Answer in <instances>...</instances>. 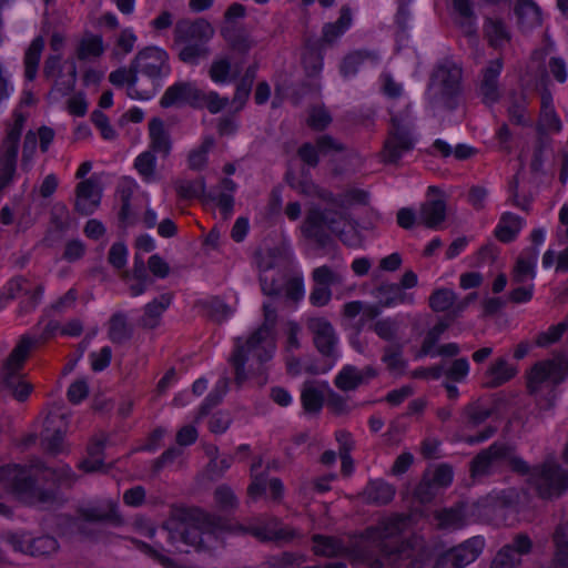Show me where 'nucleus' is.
<instances>
[{
  "instance_id": "obj_37",
  "label": "nucleus",
  "mask_w": 568,
  "mask_h": 568,
  "mask_svg": "<svg viewBox=\"0 0 568 568\" xmlns=\"http://www.w3.org/2000/svg\"><path fill=\"white\" fill-rule=\"evenodd\" d=\"M437 527L444 530H456L463 528L466 523V513L463 505L438 510L434 515Z\"/></svg>"
},
{
  "instance_id": "obj_22",
  "label": "nucleus",
  "mask_w": 568,
  "mask_h": 568,
  "mask_svg": "<svg viewBox=\"0 0 568 568\" xmlns=\"http://www.w3.org/2000/svg\"><path fill=\"white\" fill-rule=\"evenodd\" d=\"M101 197L102 187L97 179L81 181L75 187V211L82 215L92 214L99 207Z\"/></svg>"
},
{
  "instance_id": "obj_34",
  "label": "nucleus",
  "mask_w": 568,
  "mask_h": 568,
  "mask_svg": "<svg viewBox=\"0 0 568 568\" xmlns=\"http://www.w3.org/2000/svg\"><path fill=\"white\" fill-rule=\"evenodd\" d=\"M235 190L236 183L233 180L225 178L220 182L217 187L207 192V199L216 202L217 206L221 209L224 215V219H227L233 211V193Z\"/></svg>"
},
{
  "instance_id": "obj_45",
  "label": "nucleus",
  "mask_w": 568,
  "mask_h": 568,
  "mask_svg": "<svg viewBox=\"0 0 568 568\" xmlns=\"http://www.w3.org/2000/svg\"><path fill=\"white\" fill-rule=\"evenodd\" d=\"M104 50V42L101 36L87 33L78 44L77 57L79 60L95 59L101 57Z\"/></svg>"
},
{
  "instance_id": "obj_52",
  "label": "nucleus",
  "mask_w": 568,
  "mask_h": 568,
  "mask_svg": "<svg viewBox=\"0 0 568 568\" xmlns=\"http://www.w3.org/2000/svg\"><path fill=\"white\" fill-rule=\"evenodd\" d=\"M455 12L459 17V22L465 33L471 34L475 32V16L473 10L471 0H453Z\"/></svg>"
},
{
  "instance_id": "obj_23",
  "label": "nucleus",
  "mask_w": 568,
  "mask_h": 568,
  "mask_svg": "<svg viewBox=\"0 0 568 568\" xmlns=\"http://www.w3.org/2000/svg\"><path fill=\"white\" fill-rule=\"evenodd\" d=\"M234 531L251 534L261 541L291 540L295 536V531L290 527H280V521L276 518H271L264 524L237 526Z\"/></svg>"
},
{
  "instance_id": "obj_6",
  "label": "nucleus",
  "mask_w": 568,
  "mask_h": 568,
  "mask_svg": "<svg viewBox=\"0 0 568 568\" xmlns=\"http://www.w3.org/2000/svg\"><path fill=\"white\" fill-rule=\"evenodd\" d=\"M37 344L38 339L30 335H22L0 366L1 388L19 402L26 400L32 390V386L24 379L23 367Z\"/></svg>"
},
{
  "instance_id": "obj_27",
  "label": "nucleus",
  "mask_w": 568,
  "mask_h": 568,
  "mask_svg": "<svg viewBox=\"0 0 568 568\" xmlns=\"http://www.w3.org/2000/svg\"><path fill=\"white\" fill-rule=\"evenodd\" d=\"M377 376V372L372 366L359 369L355 366L347 365L336 375L334 384L343 392L356 389L359 385L367 383Z\"/></svg>"
},
{
  "instance_id": "obj_4",
  "label": "nucleus",
  "mask_w": 568,
  "mask_h": 568,
  "mask_svg": "<svg viewBox=\"0 0 568 568\" xmlns=\"http://www.w3.org/2000/svg\"><path fill=\"white\" fill-rule=\"evenodd\" d=\"M463 69L453 60L438 63L430 75L426 100L433 111H453L458 106L463 92Z\"/></svg>"
},
{
  "instance_id": "obj_42",
  "label": "nucleus",
  "mask_w": 568,
  "mask_h": 568,
  "mask_svg": "<svg viewBox=\"0 0 568 568\" xmlns=\"http://www.w3.org/2000/svg\"><path fill=\"white\" fill-rule=\"evenodd\" d=\"M43 49H44V39L42 37H37L32 40V42L26 50L24 58H23L24 78L29 81H33L37 77L39 62H40Z\"/></svg>"
},
{
  "instance_id": "obj_50",
  "label": "nucleus",
  "mask_w": 568,
  "mask_h": 568,
  "mask_svg": "<svg viewBox=\"0 0 568 568\" xmlns=\"http://www.w3.org/2000/svg\"><path fill=\"white\" fill-rule=\"evenodd\" d=\"M312 280L315 284H320L331 288L344 284V274L337 268L322 265L313 270Z\"/></svg>"
},
{
  "instance_id": "obj_33",
  "label": "nucleus",
  "mask_w": 568,
  "mask_h": 568,
  "mask_svg": "<svg viewBox=\"0 0 568 568\" xmlns=\"http://www.w3.org/2000/svg\"><path fill=\"white\" fill-rule=\"evenodd\" d=\"M150 151L168 156L171 152L172 143L170 134L161 119L154 118L149 122Z\"/></svg>"
},
{
  "instance_id": "obj_20",
  "label": "nucleus",
  "mask_w": 568,
  "mask_h": 568,
  "mask_svg": "<svg viewBox=\"0 0 568 568\" xmlns=\"http://www.w3.org/2000/svg\"><path fill=\"white\" fill-rule=\"evenodd\" d=\"M485 547V540L480 536H475L463 544L452 548L436 562L437 568H462L475 561Z\"/></svg>"
},
{
  "instance_id": "obj_2",
  "label": "nucleus",
  "mask_w": 568,
  "mask_h": 568,
  "mask_svg": "<svg viewBox=\"0 0 568 568\" xmlns=\"http://www.w3.org/2000/svg\"><path fill=\"white\" fill-rule=\"evenodd\" d=\"M264 321L246 337H237L229 363L234 371V382L241 387L250 377H256L260 386L267 382L268 363L276 352V310L263 305Z\"/></svg>"
},
{
  "instance_id": "obj_38",
  "label": "nucleus",
  "mask_w": 568,
  "mask_h": 568,
  "mask_svg": "<svg viewBox=\"0 0 568 568\" xmlns=\"http://www.w3.org/2000/svg\"><path fill=\"white\" fill-rule=\"evenodd\" d=\"M172 294L165 293L148 303L144 307V314L141 324L148 328H154L159 325L162 314L171 305Z\"/></svg>"
},
{
  "instance_id": "obj_61",
  "label": "nucleus",
  "mask_w": 568,
  "mask_h": 568,
  "mask_svg": "<svg viewBox=\"0 0 568 568\" xmlns=\"http://www.w3.org/2000/svg\"><path fill=\"white\" fill-rule=\"evenodd\" d=\"M448 326H449L448 323L442 321V322H438L436 325H434L427 332V334L423 341L422 347H420L419 356H423V355L434 356L435 355L433 352V348L435 347V345L437 344V342L439 341L442 335L447 331Z\"/></svg>"
},
{
  "instance_id": "obj_18",
  "label": "nucleus",
  "mask_w": 568,
  "mask_h": 568,
  "mask_svg": "<svg viewBox=\"0 0 568 568\" xmlns=\"http://www.w3.org/2000/svg\"><path fill=\"white\" fill-rule=\"evenodd\" d=\"M132 68L135 72L151 74L162 80L171 72L169 54L158 47H146L140 50L132 59Z\"/></svg>"
},
{
  "instance_id": "obj_54",
  "label": "nucleus",
  "mask_w": 568,
  "mask_h": 568,
  "mask_svg": "<svg viewBox=\"0 0 568 568\" xmlns=\"http://www.w3.org/2000/svg\"><path fill=\"white\" fill-rule=\"evenodd\" d=\"M214 139L207 136L203 140L201 145L192 150L189 154V168L192 170H202L207 162V154L214 146Z\"/></svg>"
},
{
  "instance_id": "obj_19",
  "label": "nucleus",
  "mask_w": 568,
  "mask_h": 568,
  "mask_svg": "<svg viewBox=\"0 0 568 568\" xmlns=\"http://www.w3.org/2000/svg\"><path fill=\"white\" fill-rule=\"evenodd\" d=\"M410 524V516L395 514L382 519L376 526L366 529V538L378 541V547L383 554V546L387 545L390 549H396L400 542L392 545L390 539L404 532Z\"/></svg>"
},
{
  "instance_id": "obj_36",
  "label": "nucleus",
  "mask_w": 568,
  "mask_h": 568,
  "mask_svg": "<svg viewBox=\"0 0 568 568\" xmlns=\"http://www.w3.org/2000/svg\"><path fill=\"white\" fill-rule=\"evenodd\" d=\"M138 37L132 28H124L114 34L110 57L116 61L130 54L136 44Z\"/></svg>"
},
{
  "instance_id": "obj_62",
  "label": "nucleus",
  "mask_w": 568,
  "mask_h": 568,
  "mask_svg": "<svg viewBox=\"0 0 568 568\" xmlns=\"http://www.w3.org/2000/svg\"><path fill=\"white\" fill-rule=\"evenodd\" d=\"M374 333L382 339L392 342L397 337L398 323L390 317L376 321L372 325Z\"/></svg>"
},
{
  "instance_id": "obj_57",
  "label": "nucleus",
  "mask_w": 568,
  "mask_h": 568,
  "mask_svg": "<svg viewBox=\"0 0 568 568\" xmlns=\"http://www.w3.org/2000/svg\"><path fill=\"white\" fill-rule=\"evenodd\" d=\"M456 301V294L449 288H438L429 296V306L435 312H445L450 308Z\"/></svg>"
},
{
  "instance_id": "obj_9",
  "label": "nucleus",
  "mask_w": 568,
  "mask_h": 568,
  "mask_svg": "<svg viewBox=\"0 0 568 568\" xmlns=\"http://www.w3.org/2000/svg\"><path fill=\"white\" fill-rule=\"evenodd\" d=\"M414 120L409 110L392 111L390 126L381 152L385 163H397L415 148Z\"/></svg>"
},
{
  "instance_id": "obj_51",
  "label": "nucleus",
  "mask_w": 568,
  "mask_h": 568,
  "mask_svg": "<svg viewBox=\"0 0 568 568\" xmlns=\"http://www.w3.org/2000/svg\"><path fill=\"white\" fill-rule=\"evenodd\" d=\"M229 390V378H220L214 388L210 392L199 410L197 419L205 416L213 407L219 405Z\"/></svg>"
},
{
  "instance_id": "obj_21",
  "label": "nucleus",
  "mask_w": 568,
  "mask_h": 568,
  "mask_svg": "<svg viewBox=\"0 0 568 568\" xmlns=\"http://www.w3.org/2000/svg\"><path fill=\"white\" fill-rule=\"evenodd\" d=\"M9 541L14 550L34 557L52 555L59 548L57 539L48 535L40 537H31L29 534L13 535Z\"/></svg>"
},
{
  "instance_id": "obj_5",
  "label": "nucleus",
  "mask_w": 568,
  "mask_h": 568,
  "mask_svg": "<svg viewBox=\"0 0 568 568\" xmlns=\"http://www.w3.org/2000/svg\"><path fill=\"white\" fill-rule=\"evenodd\" d=\"M173 48L179 59L191 65L197 64L210 55L206 43L214 36V28L204 19L195 21L180 20L173 32Z\"/></svg>"
},
{
  "instance_id": "obj_8",
  "label": "nucleus",
  "mask_w": 568,
  "mask_h": 568,
  "mask_svg": "<svg viewBox=\"0 0 568 568\" xmlns=\"http://www.w3.org/2000/svg\"><path fill=\"white\" fill-rule=\"evenodd\" d=\"M503 464H507L513 471L527 474L529 465L518 455L513 446L495 442L488 448L478 453L470 463L473 478H483L495 474Z\"/></svg>"
},
{
  "instance_id": "obj_63",
  "label": "nucleus",
  "mask_w": 568,
  "mask_h": 568,
  "mask_svg": "<svg viewBox=\"0 0 568 568\" xmlns=\"http://www.w3.org/2000/svg\"><path fill=\"white\" fill-rule=\"evenodd\" d=\"M332 122L329 112L324 106H313L310 110L307 125L315 131L325 130Z\"/></svg>"
},
{
  "instance_id": "obj_32",
  "label": "nucleus",
  "mask_w": 568,
  "mask_h": 568,
  "mask_svg": "<svg viewBox=\"0 0 568 568\" xmlns=\"http://www.w3.org/2000/svg\"><path fill=\"white\" fill-rule=\"evenodd\" d=\"M517 374V368L510 365L506 358H497L485 372L483 385L486 388H497Z\"/></svg>"
},
{
  "instance_id": "obj_60",
  "label": "nucleus",
  "mask_w": 568,
  "mask_h": 568,
  "mask_svg": "<svg viewBox=\"0 0 568 568\" xmlns=\"http://www.w3.org/2000/svg\"><path fill=\"white\" fill-rule=\"evenodd\" d=\"M229 104L227 98L220 97L214 91L200 90L197 108H206L211 113H217Z\"/></svg>"
},
{
  "instance_id": "obj_26",
  "label": "nucleus",
  "mask_w": 568,
  "mask_h": 568,
  "mask_svg": "<svg viewBox=\"0 0 568 568\" xmlns=\"http://www.w3.org/2000/svg\"><path fill=\"white\" fill-rule=\"evenodd\" d=\"M200 89L193 82H176L169 87L161 98L160 104L170 108L178 104L196 106Z\"/></svg>"
},
{
  "instance_id": "obj_56",
  "label": "nucleus",
  "mask_w": 568,
  "mask_h": 568,
  "mask_svg": "<svg viewBox=\"0 0 568 568\" xmlns=\"http://www.w3.org/2000/svg\"><path fill=\"white\" fill-rule=\"evenodd\" d=\"M383 363L387 366V369L392 373H403L406 363L402 356V348L398 345H388L384 348L382 356Z\"/></svg>"
},
{
  "instance_id": "obj_48",
  "label": "nucleus",
  "mask_w": 568,
  "mask_h": 568,
  "mask_svg": "<svg viewBox=\"0 0 568 568\" xmlns=\"http://www.w3.org/2000/svg\"><path fill=\"white\" fill-rule=\"evenodd\" d=\"M108 335L111 342L116 344H123L131 338L132 331L123 313H115L111 316Z\"/></svg>"
},
{
  "instance_id": "obj_49",
  "label": "nucleus",
  "mask_w": 568,
  "mask_h": 568,
  "mask_svg": "<svg viewBox=\"0 0 568 568\" xmlns=\"http://www.w3.org/2000/svg\"><path fill=\"white\" fill-rule=\"evenodd\" d=\"M371 60L376 62L378 60V55L374 51L368 50H357L347 54L341 65V72L344 77L354 75L358 67L365 61Z\"/></svg>"
},
{
  "instance_id": "obj_28",
  "label": "nucleus",
  "mask_w": 568,
  "mask_h": 568,
  "mask_svg": "<svg viewBox=\"0 0 568 568\" xmlns=\"http://www.w3.org/2000/svg\"><path fill=\"white\" fill-rule=\"evenodd\" d=\"M538 255L539 250L536 247H527L521 251L511 271L513 283L524 284L535 278Z\"/></svg>"
},
{
  "instance_id": "obj_43",
  "label": "nucleus",
  "mask_w": 568,
  "mask_h": 568,
  "mask_svg": "<svg viewBox=\"0 0 568 568\" xmlns=\"http://www.w3.org/2000/svg\"><path fill=\"white\" fill-rule=\"evenodd\" d=\"M555 552L552 562L556 567L568 568V524H559L552 534Z\"/></svg>"
},
{
  "instance_id": "obj_58",
  "label": "nucleus",
  "mask_w": 568,
  "mask_h": 568,
  "mask_svg": "<svg viewBox=\"0 0 568 568\" xmlns=\"http://www.w3.org/2000/svg\"><path fill=\"white\" fill-rule=\"evenodd\" d=\"M301 398L304 409L308 413L320 412L325 400L323 393L313 385L304 386Z\"/></svg>"
},
{
  "instance_id": "obj_47",
  "label": "nucleus",
  "mask_w": 568,
  "mask_h": 568,
  "mask_svg": "<svg viewBox=\"0 0 568 568\" xmlns=\"http://www.w3.org/2000/svg\"><path fill=\"white\" fill-rule=\"evenodd\" d=\"M484 32L490 45L495 48H500L510 40L507 27L497 18H488L486 20Z\"/></svg>"
},
{
  "instance_id": "obj_3",
  "label": "nucleus",
  "mask_w": 568,
  "mask_h": 568,
  "mask_svg": "<svg viewBox=\"0 0 568 568\" xmlns=\"http://www.w3.org/2000/svg\"><path fill=\"white\" fill-rule=\"evenodd\" d=\"M38 475L64 485H71L75 480V474L70 466L49 468L39 459L32 460L29 467L13 465L3 470V477L18 499L29 505L47 507L55 500V495L52 490L36 486L34 476Z\"/></svg>"
},
{
  "instance_id": "obj_11",
  "label": "nucleus",
  "mask_w": 568,
  "mask_h": 568,
  "mask_svg": "<svg viewBox=\"0 0 568 568\" xmlns=\"http://www.w3.org/2000/svg\"><path fill=\"white\" fill-rule=\"evenodd\" d=\"M528 483L538 497L554 499L560 497L568 488V471L554 458H547L542 464L529 467Z\"/></svg>"
},
{
  "instance_id": "obj_14",
  "label": "nucleus",
  "mask_w": 568,
  "mask_h": 568,
  "mask_svg": "<svg viewBox=\"0 0 568 568\" xmlns=\"http://www.w3.org/2000/svg\"><path fill=\"white\" fill-rule=\"evenodd\" d=\"M383 557L389 565L410 559L407 568H424L430 557V551L422 537L413 536L406 541H402L396 549H390L387 545H384Z\"/></svg>"
},
{
  "instance_id": "obj_15",
  "label": "nucleus",
  "mask_w": 568,
  "mask_h": 568,
  "mask_svg": "<svg viewBox=\"0 0 568 568\" xmlns=\"http://www.w3.org/2000/svg\"><path fill=\"white\" fill-rule=\"evenodd\" d=\"M43 77L52 82V90L62 95L69 94L77 82V65L74 61L61 62L60 54L47 57L43 65Z\"/></svg>"
},
{
  "instance_id": "obj_46",
  "label": "nucleus",
  "mask_w": 568,
  "mask_h": 568,
  "mask_svg": "<svg viewBox=\"0 0 568 568\" xmlns=\"http://www.w3.org/2000/svg\"><path fill=\"white\" fill-rule=\"evenodd\" d=\"M104 438L94 437L88 445V457L82 460L79 467L85 473H93L102 469L103 463Z\"/></svg>"
},
{
  "instance_id": "obj_39",
  "label": "nucleus",
  "mask_w": 568,
  "mask_h": 568,
  "mask_svg": "<svg viewBox=\"0 0 568 568\" xmlns=\"http://www.w3.org/2000/svg\"><path fill=\"white\" fill-rule=\"evenodd\" d=\"M304 70L308 77H317L323 69V48L321 41L308 40L302 55Z\"/></svg>"
},
{
  "instance_id": "obj_59",
  "label": "nucleus",
  "mask_w": 568,
  "mask_h": 568,
  "mask_svg": "<svg viewBox=\"0 0 568 568\" xmlns=\"http://www.w3.org/2000/svg\"><path fill=\"white\" fill-rule=\"evenodd\" d=\"M532 546V540L527 534H517L514 536L511 542L503 546L501 548H509L510 557L523 560V556L531 552Z\"/></svg>"
},
{
  "instance_id": "obj_40",
  "label": "nucleus",
  "mask_w": 568,
  "mask_h": 568,
  "mask_svg": "<svg viewBox=\"0 0 568 568\" xmlns=\"http://www.w3.org/2000/svg\"><path fill=\"white\" fill-rule=\"evenodd\" d=\"M312 541L313 551L316 556L337 557L347 551L343 541L333 536L314 535Z\"/></svg>"
},
{
  "instance_id": "obj_24",
  "label": "nucleus",
  "mask_w": 568,
  "mask_h": 568,
  "mask_svg": "<svg viewBox=\"0 0 568 568\" xmlns=\"http://www.w3.org/2000/svg\"><path fill=\"white\" fill-rule=\"evenodd\" d=\"M262 292L268 296H278L286 280L285 274L276 266L274 257L268 254L258 262Z\"/></svg>"
},
{
  "instance_id": "obj_31",
  "label": "nucleus",
  "mask_w": 568,
  "mask_h": 568,
  "mask_svg": "<svg viewBox=\"0 0 568 568\" xmlns=\"http://www.w3.org/2000/svg\"><path fill=\"white\" fill-rule=\"evenodd\" d=\"M395 494L396 488L392 484L383 479H373L367 483L361 497L367 504L383 506L390 503Z\"/></svg>"
},
{
  "instance_id": "obj_12",
  "label": "nucleus",
  "mask_w": 568,
  "mask_h": 568,
  "mask_svg": "<svg viewBox=\"0 0 568 568\" xmlns=\"http://www.w3.org/2000/svg\"><path fill=\"white\" fill-rule=\"evenodd\" d=\"M560 368L554 361L537 363L528 373V392L536 396L538 405L548 409L554 406L555 387L560 383Z\"/></svg>"
},
{
  "instance_id": "obj_53",
  "label": "nucleus",
  "mask_w": 568,
  "mask_h": 568,
  "mask_svg": "<svg viewBox=\"0 0 568 568\" xmlns=\"http://www.w3.org/2000/svg\"><path fill=\"white\" fill-rule=\"evenodd\" d=\"M134 168L145 182L156 180V159L151 151L142 152L135 159Z\"/></svg>"
},
{
  "instance_id": "obj_35",
  "label": "nucleus",
  "mask_w": 568,
  "mask_h": 568,
  "mask_svg": "<svg viewBox=\"0 0 568 568\" xmlns=\"http://www.w3.org/2000/svg\"><path fill=\"white\" fill-rule=\"evenodd\" d=\"M419 221L429 229H436L446 217V203L442 199L428 200L422 204Z\"/></svg>"
},
{
  "instance_id": "obj_7",
  "label": "nucleus",
  "mask_w": 568,
  "mask_h": 568,
  "mask_svg": "<svg viewBox=\"0 0 568 568\" xmlns=\"http://www.w3.org/2000/svg\"><path fill=\"white\" fill-rule=\"evenodd\" d=\"M347 223L348 216L342 210L312 207L307 211L301 231L306 239L315 242L320 247H325L332 243L331 234L337 235L342 242L351 245L343 233V227Z\"/></svg>"
},
{
  "instance_id": "obj_30",
  "label": "nucleus",
  "mask_w": 568,
  "mask_h": 568,
  "mask_svg": "<svg viewBox=\"0 0 568 568\" xmlns=\"http://www.w3.org/2000/svg\"><path fill=\"white\" fill-rule=\"evenodd\" d=\"M162 79L151 74L134 72L133 80L126 89V94L134 100H149L161 88Z\"/></svg>"
},
{
  "instance_id": "obj_17",
  "label": "nucleus",
  "mask_w": 568,
  "mask_h": 568,
  "mask_svg": "<svg viewBox=\"0 0 568 568\" xmlns=\"http://www.w3.org/2000/svg\"><path fill=\"white\" fill-rule=\"evenodd\" d=\"M68 430V420L61 412H50L44 419L41 433V446L50 455L67 452L64 435Z\"/></svg>"
},
{
  "instance_id": "obj_10",
  "label": "nucleus",
  "mask_w": 568,
  "mask_h": 568,
  "mask_svg": "<svg viewBox=\"0 0 568 568\" xmlns=\"http://www.w3.org/2000/svg\"><path fill=\"white\" fill-rule=\"evenodd\" d=\"M27 121V115L20 110L13 114V121L4 124V134L0 141V192L14 180L20 149V139Z\"/></svg>"
},
{
  "instance_id": "obj_1",
  "label": "nucleus",
  "mask_w": 568,
  "mask_h": 568,
  "mask_svg": "<svg viewBox=\"0 0 568 568\" xmlns=\"http://www.w3.org/2000/svg\"><path fill=\"white\" fill-rule=\"evenodd\" d=\"M225 525L220 516L206 513L200 508H193L179 517L169 518L162 526L169 547L153 548L144 542L141 547L164 568H199L196 566L181 564L168 557L161 551H179V544L192 546L197 550H212L219 542V534Z\"/></svg>"
},
{
  "instance_id": "obj_44",
  "label": "nucleus",
  "mask_w": 568,
  "mask_h": 568,
  "mask_svg": "<svg viewBox=\"0 0 568 568\" xmlns=\"http://www.w3.org/2000/svg\"><path fill=\"white\" fill-rule=\"evenodd\" d=\"M524 223L525 221L521 217L509 212L504 213L496 227L495 235L501 242H511L520 232Z\"/></svg>"
},
{
  "instance_id": "obj_13",
  "label": "nucleus",
  "mask_w": 568,
  "mask_h": 568,
  "mask_svg": "<svg viewBox=\"0 0 568 568\" xmlns=\"http://www.w3.org/2000/svg\"><path fill=\"white\" fill-rule=\"evenodd\" d=\"M104 523L112 526H120L123 523L119 505L114 499H100L78 508L74 526L79 532L88 535V524Z\"/></svg>"
},
{
  "instance_id": "obj_41",
  "label": "nucleus",
  "mask_w": 568,
  "mask_h": 568,
  "mask_svg": "<svg viewBox=\"0 0 568 568\" xmlns=\"http://www.w3.org/2000/svg\"><path fill=\"white\" fill-rule=\"evenodd\" d=\"M516 14L520 28L525 31L541 24V13L531 0H519L516 6Z\"/></svg>"
},
{
  "instance_id": "obj_55",
  "label": "nucleus",
  "mask_w": 568,
  "mask_h": 568,
  "mask_svg": "<svg viewBox=\"0 0 568 568\" xmlns=\"http://www.w3.org/2000/svg\"><path fill=\"white\" fill-rule=\"evenodd\" d=\"M526 98L524 94L511 93L509 97L508 115L511 122L525 125L527 124L526 118Z\"/></svg>"
},
{
  "instance_id": "obj_16",
  "label": "nucleus",
  "mask_w": 568,
  "mask_h": 568,
  "mask_svg": "<svg viewBox=\"0 0 568 568\" xmlns=\"http://www.w3.org/2000/svg\"><path fill=\"white\" fill-rule=\"evenodd\" d=\"M305 325L317 352L324 357L335 359L338 336L333 324L323 316H312L306 320Z\"/></svg>"
},
{
  "instance_id": "obj_64",
  "label": "nucleus",
  "mask_w": 568,
  "mask_h": 568,
  "mask_svg": "<svg viewBox=\"0 0 568 568\" xmlns=\"http://www.w3.org/2000/svg\"><path fill=\"white\" fill-rule=\"evenodd\" d=\"M567 328H568V314H567V317L562 322L558 323L557 325H552L548 328V331L538 334V336L536 338V344L541 347L548 346V345L557 342L562 336V334L565 333V331Z\"/></svg>"
},
{
  "instance_id": "obj_29",
  "label": "nucleus",
  "mask_w": 568,
  "mask_h": 568,
  "mask_svg": "<svg viewBox=\"0 0 568 568\" xmlns=\"http://www.w3.org/2000/svg\"><path fill=\"white\" fill-rule=\"evenodd\" d=\"M374 296L382 307H393L398 304L415 303L413 293H406L398 284L383 283L374 291Z\"/></svg>"
},
{
  "instance_id": "obj_25",
  "label": "nucleus",
  "mask_w": 568,
  "mask_h": 568,
  "mask_svg": "<svg viewBox=\"0 0 568 568\" xmlns=\"http://www.w3.org/2000/svg\"><path fill=\"white\" fill-rule=\"evenodd\" d=\"M503 70V60L495 59L481 71V79L479 83V94L481 100L487 105H493L499 101L501 97L498 78Z\"/></svg>"
}]
</instances>
